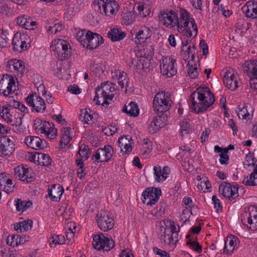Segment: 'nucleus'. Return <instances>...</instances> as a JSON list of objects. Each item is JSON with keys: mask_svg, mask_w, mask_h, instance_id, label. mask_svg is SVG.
<instances>
[{"mask_svg": "<svg viewBox=\"0 0 257 257\" xmlns=\"http://www.w3.org/2000/svg\"><path fill=\"white\" fill-rule=\"evenodd\" d=\"M192 109L199 113L206 110L213 104L215 98L213 94L207 87H199L190 96Z\"/></svg>", "mask_w": 257, "mask_h": 257, "instance_id": "obj_1", "label": "nucleus"}, {"mask_svg": "<svg viewBox=\"0 0 257 257\" xmlns=\"http://www.w3.org/2000/svg\"><path fill=\"white\" fill-rule=\"evenodd\" d=\"M116 90L114 83L109 81H105L100 86L95 89V95L93 101L97 105H107L108 100H112L114 97V91Z\"/></svg>", "mask_w": 257, "mask_h": 257, "instance_id": "obj_2", "label": "nucleus"}, {"mask_svg": "<svg viewBox=\"0 0 257 257\" xmlns=\"http://www.w3.org/2000/svg\"><path fill=\"white\" fill-rule=\"evenodd\" d=\"M179 33L185 32L188 38H195L198 33V28L194 19L190 18L189 13L185 10H181V21L179 25Z\"/></svg>", "mask_w": 257, "mask_h": 257, "instance_id": "obj_3", "label": "nucleus"}, {"mask_svg": "<svg viewBox=\"0 0 257 257\" xmlns=\"http://www.w3.org/2000/svg\"><path fill=\"white\" fill-rule=\"evenodd\" d=\"M94 6L97 11L109 16L114 15L119 10V5L113 0H94Z\"/></svg>", "mask_w": 257, "mask_h": 257, "instance_id": "obj_4", "label": "nucleus"}, {"mask_svg": "<svg viewBox=\"0 0 257 257\" xmlns=\"http://www.w3.org/2000/svg\"><path fill=\"white\" fill-rule=\"evenodd\" d=\"M69 43L63 39H58L52 42L51 48L55 55L60 60L67 59L70 56V51L68 47Z\"/></svg>", "mask_w": 257, "mask_h": 257, "instance_id": "obj_5", "label": "nucleus"}, {"mask_svg": "<svg viewBox=\"0 0 257 257\" xmlns=\"http://www.w3.org/2000/svg\"><path fill=\"white\" fill-rule=\"evenodd\" d=\"M170 99L168 93L158 92L153 100V108L156 113L160 114L167 111L171 106Z\"/></svg>", "mask_w": 257, "mask_h": 257, "instance_id": "obj_6", "label": "nucleus"}, {"mask_svg": "<svg viewBox=\"0 0 257 257\" xmlns=\"http://www.w3.org/2000/svg\"><path fill=\"white\" fill-rule=\"evenodd\" d=\"M34 129L38 133L45 135L50 140L54 139L57 136V130L54 127L53 123L40 119L35 120Z\"/></svg>", "mask_w": 257, "mask_h": 257, "instance_id": "obj_7", "label": "nucleus"}, {"mask_svg": "<svg viewBox=\"0 0 257 257\" xmlns=\"http://www.w3.org/2000/svg\"><path fill=\"white\" fill-rule=\"evenodd\" d=\"M97 226L102 231L111 230L114 225V220L111 213L105 210H101L96 216Z\"/></svg>", "mask_w": 257, "mask_h": 257, "instance_id": "obj_8", "label": "nucleus"}, {"mask_svg": "<svg viewBox=\"0 0 257 257\" xmlns=\"http://www.w3.org/2000/svg\"><path fill=\"white\" fill-rule=\"evenodd\" d=\"M114 241L111 237L99 232L93 237L92 246L98 250L109 251L114 246Z\"/></svg>", "mask_w": 257, "mask_h": 257, "instance_id": "obj_9", "label": "nucleus"}, {"mask_svg": "<svg viewBox=\"0 0 257 257\" xmlns=\"http://www.w3.org/2000/svg\"><path fill=\"white\" fill-rule=\"evenodd\" d=\"M176 60L174 58L164 57L160 61V69L162 74L171 77L177 73Z\"/></svg>", "mask_w": 257, "mask_h": 257, "instance_id": "obj_10", "label": "nucleus"}, {"mask_svg": "<svg viewBox=\"0 0 257 257\" xmlns=\"http://www.w3.org/2000/svg\"><path fill=\"white\" fill-rule=\"evenodd\" d=\"M159 19L163 25L167 28L170 29L176 26L177 31H178L179 25H180V21H181V13L179 18L177 14L172 11L161 12Z\"/></svg>", "mask_w": 257, "mask_h": 257, "instance_id": "obj_11", "label": "nucleus"}, {"mask_svg": "<svg viewBox=\"0 0 257 257\" xmlns=\"http://www.w3.org/2000/svg\"><path fill=\"white\" fill-rule=\"evenodd\" d=\"M113 153V149L111 146L105 145L93 153L92 159L97 163L107 162L111 159Z\"/></svg>", "mask_w": 257, "mask_h": 257, "instance_id": "obj_12", "label": "nucleus"}, {"mask_svg": "<svg viewBox=\"0 0 257 257\" xmlns=\"http://www.w3.org/2000/svg\"><path fill=\"white\" fill-rule=\"evenodd\" d=\"M241 220L244 225L251 230H257V209L254 207L248 208L241 215Z\"/></svg>", "mask_w": 257, "mask_h": 257, "instance_id": "obj_13", "label": "nucleus"}, {"mask_svg": "<svg viewBox=\"0 0 257 257\" xmlns=\"http://www.w3.org/2000/svg\"><path fill=\"white\" fill-rule=\"evenodd\" d=\"M30 42V39L26 34L17 32L13 39V49L18 52L24 51L28 49Z\"/></svg>", "mask_w": 257, "mask_h": 257, "instance_id": "obj_14", "label": "nucleus"}, {"mask_svg": "<svg viewBox=\"0 0 257 257\" xmlns=\"http://www.w3.org/2000/svg\"><path fill=\"white\" fill-rule=\"evenodd\" d=\"M161 194L160 189L157 188H147L142 193V201L147 205L152 206L158 201Z\"/></svg>", "mask_w": 257, "mask_h": 257, "instance_id": "obj_15", "label": "nucleus"}, {"mask_svg": "<svg viewBox=\"0 0 257 257\" xmlns=\"http://www.w3.org/2000/svg\"><path fill=\"white\" fill-rule=\"evenodd\" d=\"M15 175L16 178L26 182H31L34 178V174L31 168L27 165H20L14 169Z\"/></svg>", "mask_w": 257, "mask_h": 257, "instance_id": "obj_16", "label": "nucleus"}, {"mask_svg": "<svg viewBox=\"0 0 257 257\" xmlns=\"http://www.w3.org/2000/svg\"><path fill=\"white\" fill-rule=\"evenodd\" d=\"M238 189L236 186L223 182L219 185V191L223 197L232 200L238 196Z\"/></svg>", "mask_w": 257, "mask_h": 257, "instance_id": "obj_17", "label": "nucleus"}, {"mask_svg": "<svg viewBox=\"0 0 257 257\" xmlns=\"http://www.w3.org/2000/svg\"><path fill=\"white\" fill-rule=\"evenodd\" d=\"M179 230V226H176L174 222L170 223V230L166 238V241L164 242L172 250L176 247V244L179 241L178 232Z\"/></svg>", "mask_w": 257, "mask_h": 257, "instance_id": "obj_18", "label": "nucleus"}, {"mask_svg": "<svg viewBox=\"0 0 257 257\" xmlns=\"http://www.w3.org/2000/svg\"><path fill=\"white\" fill-rule=\"evenodd\" d=\"M26 101L30 106L38 112H43L46 109V103L43 98L36 94L27 96Z\"/></svg>", "mask_w": 257, "mask_h": 257, "instance_id": "obj_19", "label": "nucleus"}, {"mask_svg": "<svg viewBox=\"0 0 257 257\" xmlns=\"http://www.w3.org/2000/svg\"><path fill=\"white\" fill-rule=\"evenodd\" d=\"M7 68L16 76L21 77L25 72L24 63L20 60H9L7 63Z\"/></svg>", "mask_w": 257, "mask_h": 257, "instance_id": "obj_20", "label": "nucleus"}, {"mask_svg": "<svg viewBox=\"0 0 257 257\" xmlns=\"http://www.w3.org/2000/svg\"><path fill=\"white\" fill-rule=\"evenodd\" d=\"M24 142L28 147L36 150H43L47 147L46 141L36 136H28Z\"/></svg>", "mask_w": 257, "mask_h": 257, "instance_id": "obj_21", "label": "nucleus"}, {"mask_svg": "<svg viewBox=\"0 0 257 257\" xmlns=\"http://www.w3.org/2000/svg\"><path fill=\"white\" fill-rule=\"evenodd\" d=\"M170 223H172V222L169 220H164L157 223V236L161 240L166 241V238L170 230Z\"/></svg>", "mask_w": 257, "mask_h": 257, "instance_id": "obj_22", "label": "nucleus"}, {"mask_svg": "<svg viewBox=\"0 0 257 257\" xmlns=\"http://www.w3.org/2000/svg\"><path fill=\"white\" fill-rule=\"evenodd\" d=\"M223 82L226 87L231 90H234L238 87L237 78L231 70H227L223 78Z\"/></svg>", "mask_w": 257, "mask_h": 257, "instance_id": "obj_23", "label": "nucleus"}, {"mask_svg": "<svg viewBox=\"0 0 257 257\" xmlns=\"http://www.w3.org/2000/svg\"><path fill=\"white\" fill-rule=\"evenodd\" d=\"M14 144L11 139L4 136L0 138V152L4 155H11L14 150Z\"/></svg>", "mask_w": 257, "mask_h": 257, "instance_id": "obj_24", "label": "nucleus"}, {"mask_svg": "<svg viewBox=\"0 0 257 257\" xmlns=\"http://www.w3.org/2000/svg\"><path fill=\"white\" fill-rule=\"evenodd\" d=\"M242 11L247 18H257V2L249 1L242 7Z\"/></svg>", "mask_w": 257, "mask_h": 257, "instance_id": "obj_25", "label": "nucleus"}, {"mask_svg": "<svg viewBox=\"0 0 257 257\" xmlns=\"http://www.w3.org/2000/svg\"><path fill=\"white\" fill-rule=\"evenodd\" d=\"M242 69L248 77L257 76V60H250L242 65Z\"/></svg>", "mask_w": 257, "mask_h": 257, "instance_id": "obj_26", "label": "nucleus"}, {"mask_svg": "<svg viewBox=\"0 0 257 257\" xmlns=\"http://www.w3.org/2000/svg\"><path fill=\"white\" fill-rule=\"evenodd\" d=\"M64 191L63 187L60 185L54 184L48 189V195L53 201H59Z\"/></svg>", "mask_w": 257, "mask_h": 257, "instance_id": "obj_27", "label": "nucleus"}, {"mask_svg": "<svg viewBox=\"0 0 257 257\" xmlns=\"http://www.w3.org/2000/svg\"><path fill=\"white\" fill-rule=\"evenodd\" d=\"M152 35V33L150 29L146 26H143L136 34L135 42L138 44L144 43L147 39L151 37Z\"/></svg>", "mask_w": 257, "mask_h": 257, "instance_id": "obj_28", "label": "nucleus"}, {"mask_svg": "<svg viewBox=\"0 0 257 257\" xmlns=\"http://www.w3.org/2000/svg\"><path fill=\"white\" fill-rule=\"evenodd\" d=\"M85 47L89 49H93L103 43V38L99 35L90 32Z\"/></svg>", "mask_w": 257, "mask_h": 257, "instance_id": "obj_29", "label": "nucleus"}, {"mask_svg": "<svg viewBox=\"0 0 257 257\" xmlns=\"http://www.w3.org/2000/svg\"><path fill=\"white\" fill-rule=\"evenodd\" d=\"M94 115L92 111L89 109H82L79 114V120L84 123L92 124L95 120Z\"/></svg>", "mask_w": 257, "mask_h": 257, "instance_id": "obj_30", "label": "nucleus"}, {"mask_svg": "<svg viewBox=\"0 0 257 257\" xmlns=\"http://www.w3.org/2000/svg\"><path fill=\"white\" fill-rule=\"evenodd\" d=\"M45 28L47 31L50 34H56L60 32L63 28L61 22L56 20H51L46 24Z\"/></svg>", "mask_w": 257, "mask_h": 257, "instance_id": "obj_31", "label": "nucleus"}, {"mask_svg": "<svg viewBox=\"0 0 257 257\" xmlns=\"http://www.w3.org/2000/svg\"><path fill=\"white\" fill-rule=\"evenodd\" d=\"M238 110L237 114L239 118L243 119H249L250 113L253 112V108L251 105L248 103H244L238 105Z\"/></svg>", "mask_w": 257, "mask_h": 257, "instance_id": "obj_32", "label": "nucleus"}, {"mask_svg": "<svg viewBox=\"0 0 257 257\" xmlns=\"http://www.w3.org/2000/svg\"><path fill=\"white\" fill-rule=\"evenodd\" d=\"M163 118L161 116L155 117L151 122L149 126V131L152 134H154L158 132L160 129L165 125L163 120Z\"/></svg>", "mask_w": 257, "mask_h": 257, "instance_id": "obj_33", "label": "nucleus"}, {"mask_svg": "<svg viewBox=\"0 0 257 257\" xmlns=\"http://www.w3.org/2000/svg\"><path fill=\"white\" fill-rule=\"evenodd\" d=\"M237 242L238 239L236 237L232 235L228 236L225 241L223 252L227 253L232 252L235 249Z\"/></svg>", "mask_w": 257, "mask_h": 257, "instance_id": "obj_34", "label": "nucleus"}, {"mask_svg": "<svg viewBox=\"0 0 257 257\" xmlns=\"http://www.w3.org/2000/svg\"><path fill=\"white\" fill-rule=\"evenodd\" d=\"M107 36L112 41L115 42L123 39L125 36V34L120 29L113 28L108 32Z\"/></svg>", "mask_w": 257, "mask_h": 257, "instance_id": "obj_35", "label": "nucleus"}, {"mask_svg": "<svg viewBox=\"0 0 257 257\" xmlns=\"http://www.w3.org/2000/svg\"><path fill=\"white\" fill-rule=\"evenodd\" d=\"M17 79L12 80V82L9 84V85L6 87V91L7 92H2L5 96L13 98L18 94L17 86L16 85V80Z\"/></svg>", "mask_w": 257, "mask_h": 257, "instance_id": "obj_36", "label": "nucleus"}, {"mask_svg": "<svg viewBox=\"0 0 257 257\" xmlns=\"http://www.w3.org/2000/svg\"><path fill=\"white\" fill-rule=\"evenodd\" d=\"M122 111L127 113L130 116H137L139 114V109L137 104L133 101H131L128 105H125Z\"/></svg>", "mask_w": 257, "mask_h": 257, "instance_id": "obj_37", "label": "nucleus"}, {"mask_svg": "<svg viewBox=\"0 0 257 257\" xmlns=\"http://www.w3.org/2000/svg\"><path fill=\"white\" fill-rule=\"evenodd\" d=\"M33 221L31 220H25L14 225V229L18 232H26L31 229Z\"/></svg>", "mask_w": 257, "mask_h": 257, "instance_id": "obj_38", "label": "nucleus"}, {"mask_svg": "<svg viewBox=\"0 0 257 257\" xmlns=\"http://www.w3.org/2000/svg\"><path fill=\"white\" fill-rule=\"evenodd\" d=\"M122 22L125 25L132 24L135 21V13L133 11H123L121 14Z\"/></svg>", "mask_w": 257, "mask_h": 257, "instance_id": "obj_39", "label": "nucleus"}, {"mask_svg": "<svg viewBox=\"0 0 257 257\" xmlns=\"http://www.w3.org/2000/svg\"><path fill=\"white\" fill-rule=\"evenodd\" d=\"M182 51L183 52L182 57L184 60H186L191 58L190 61H194L196 52V49L194 46L191 47V45H189L187 48L182 49Z\"/></svg>", "mask_w": 257, "mask_h": 257, "instance_id": "obj_40", "label": "nucleus"}, {"mask_svg": "<svg viewBox=\"0 0 257 257\" xmlns=\"http://www.w3.org/2000/svg\"><path fill=\"white\" fill-rule=\"evenodd\" d=\"M187 71L188 75L192 79L197 77L199 74V71L197 64L195 63L194 61H189L187 65Z\"/></svg>", "mask_w": 257, "mask_h": 257, "instance_id": "obj_41", "label": "nucleus"}, {"mask_svg": "<svg viewBox=\"0 0 257 257\" xmlns=\"http://www.w3.org/2000/svg\"><path fill=\"white\" fill-rule=\"evenodd\" d=\"M72 139V135L71 134L70 128L64 127L62 130L61 132V139L60 141V145L62 146V144L64 146L67 145Z\"/></svg>", "mask_w": 257, "mask_h": 257, "instance_id": "obj_42", "label": "nucleus"}, {"mask_svg": "<svg viewBox=\"0 0 257 257\" xmlns=\"http://www.w3.org/2000/svg\"><path fill=\"white\" fill-rule=\"evenodd\" d=\"M14 78L9 74H4L3 77L0 79V93L7 92L6 91V87L9 85V84L14 80Z\"/></svg>", "mask_w": 257, "mask_h": 257, "instance_id": "obj_43", "label": "nucleus"}, {"mask_svg": "<svg viewBox=\"0 0 257 257\" xmlns=\"http://www.w3.org/2000/svg\"><path fill=\"white\" fill-rule=\"evenodd\" d=\"M111 78L113 81H116L117 83H120V79L123 80H127V74L123 71L119 69H114L111 72Z\"/></svg>", "mask_w": 257, "mask_h": 257, "instance_id": "obj_44", "label": "nucleus"}, {"mask_svg": "<svg viewBox=\"0 0 257 257\" xmlns=\"http://www.w3.org/2000/svg\"><path fill=\"white\" fill-rule=\"evenodd\" d=\"M90 33V31L86 32L85 30L79 31L76 35V39L80 42V44L84 47L86 45L88 37Z\"/></svg>", "mask_w": 257, "mask_h": 257, "instance_id": "obj_45", "label": "nucleus"}, {"mask_svg": "<svg viewBox=\"0 0 257 257\" xmlns=\"http://www.w3.org/2000/svg\"><path fill=\"white\" fill-rule=\"evenodd\" d=\"M0 115L6 121L11 122L12 121V115L10 113V109L8 106L3 105L0 106Z\"/></svg>", "mask_w": 257, "mask_h": 257, "instance_id": "obj_46", "label": "nucleus"}, {"mask_svg": "<svg viewBox=\"0 0 257 257\" xmlns=\"http://www.w3.org/2000/svg\"><path fill=\"white\" fill-rule=\"evenodd\" d=\"M16 202V206L17 210L24 211L32 205V202L22 201L21 199H17Z\"/></svg>", "mask_w": 257, "mask_h": 257, "instance_id": "obj_47", "label": "nucleus"}, {"mask_svg": "<svg viewBox=\"0 0 257 257\" xmlns=\"http://www.w3.org/2000/svg\"><path fill=\"white\" fill-rule=\"evenodd\" d=\"M52 160L47 154L40 153L38 155V162L39 165L48 166L51 164Z\"/></svg>", "mask_w": 257, "mask_h": 257, "instance_id": "obj_48", "label": "nucleus"}, {"mask_svg": "<svg viewBox=\"0 0 257 257\" xmlns=\"http://www.w3.org/2000/svg\"><path fill=\"white\" fill-rule=\"evenodd\" d=\"M49 242L51 246L53 244L54 246L58 244H63L65 243V237L61 234L54 235L50 237Z\"/></svg>", "mask_w": 257, "mask_h": 257, "instance_id": "obj_49", "label": "nucleus"}, {"mask_svg": "<svg viewBox=\"0 0 257 257\" xmlns=\"http://www.w3.org/2000/svg\"><path fill=\"white\" fill-rule=\"evenodd\" d=\"M165 212V206L164 204L160 203L158 205L151 210V214L157 217L162 216Z\"/></svg>", "mask_w": 257, "mask_h": 257, "instance_id": "obj_50", "label": "nucleus"}, {"mask_svg": "<svg viewBox=\"0 0 257 257\" xmlns=\"http://www.w3.org/2000/svg\"><path fill=\"white\" fill-rule=\"evenodd\" d=\"M9 107H12L18 109L23 112H28L27 108L23 104L14 99H11L9 101Z\"/></svg>", "mask_w": 257, "mask_h": 257, "instance_id": "obj_51", "label": "nucleus"}, {"mask_svg": "<svg viewBox=\"0 0 257 257\" xmlns=\"http://www.w3.org/2000/svg\"><path fill=\"white\" fill-rule=\"evenodd\" d=\"M162 174L161 167L160 166L157 165L154 167V175L156 181L161 182L165 180V178Z\"/></svg>", "mask_w": 257, "mask_h": 257, "instance_id": "obj_52", "label": "nucleus"}, {"mask_svg": "<svg viewBox=\"0 0 257 257\" xmlns=\"http://www.w3.org/2000/svg\"><path fill=\"white\" fill-rule=\"evenodd\" d=\"M190 122L188 119H184L180 123L181 134L182 136L188 134L190 130Z\"/></svg>", "mask_w": 257, "mask_h": 257, "instance_id": "obj_53", "label": "nucleus"}, {"mask_svg": "<svg viewBox=\"0 0 257 257\" xmlns=\"http://www.w3.org/2000/svg\"><path fill=\"white\" fill-rule=\"evenodd\" d=\"M182 203L183 205L186 206V209L182 211V213L185 214L186 213H188L190 212L192 214L191 210L190 209L193 205L192 199L189 197H184L183 199Z\"/></svg>", "mask_w": 257, "mask_h": 257, "instance_id": "obj_54", "label": "nucleus"}, {"mask_svg": "<svg viewBox=\"0 0 257 257\" xmlns=\"http://www.w3.org/2000/svg\"><path fill=\"white\" fill-rule=\"evenodd\" d=\"M79 155L82 157L87 159L89 154V149L88 147L84 144L79 145Z\"/></svg>", "mask_w": 257, "mask_h": 257, "instance_id": "obj_55", "label": "nucleus"}, {"mask_svg": "<svg viewBox=\"0 0 257 257\" xmlns=\"http://www.w3.org/2000/svg\"><path fill=\"white\" fill-rule=\"evenodd\" d=\"M186 244L191 249L198 253L201 252L202 251V246L196 241L189 240Z\"/></svg>", "mask_w": 257, "mask_h": 257, "instance_id": "obj_56", "label": "nucleus"}, {"mask_svg": "<svg viewBox=\"0 0 257 257\" xmlns=\"http://www.w3.org/2000/svg\"><path fill=\"white\" fill-rule=\"evenodd\" d=\"M18 237L19 235L18 234L9 235L7 239V244L13 247L18 246Z\"/></svg>", "mask_w": 257, "mask_h": 257, "instance_id": "obj_57", "label": "nucleus"}, {"mask_svg": "<svg viewBox=\"0 0 257 257\" xmlns=\"http://www.w3.org/2000/svg\"><path fill=\"white\" fill-rule=\"evenodd\" d=\"M181 151H180L177 155L178 160L180 159L182 156H185L187 158L189 157L191 154V150L186 146H182L180 147Z\"/></svg>", "mask_w": 257, "mask_h": 257, "instance_id": "obj_58", "label": "nucleus"}, {"mask_svg": "<svg viewBox=\"0 0 257 257\" xmlns=\"http://www.w3.org/2000/svg\"><path fill=\"white\" fill-rule=\"evenodd\" d=\"M15 188V185H13L12 181L11 179H9L6 182V184L4 185L0 189L3 191L6 192L7 193H11L14 191Z\"/></svg>", "mask_w": 257, "mask_h": 257, "instance_id": "obj_59", "label": "nucleus"}, {"mask_svg": "<svg viewBox=\"0 0 257 257\" xmlns=\"http://www.w3.org/2000/svg\"><path fill=\"white\" fill-rule=\"evenodd\" d=\"M212 201L216 211L217 212L221 211L222 210V206L220 200L216 195H213L212 197Z\"/></svg>", "mask_w": 257, "mask_h": 257, "instance_id": "obj_60", "label": "nucleus"}, {"mask_svg": "<svg viewBox=\"0 0 257 257\" xmlns=\"http://www.w3.org/2000/svg\"><path fill=\"white\" fill-rule=\"evenodd\" d=\"M219 162L221 164H227L229 160V156L227 155V151L226 149H223V152H221L219 154Z\"/></svg>", "mask_w": 257, "mask_h": 257, "instance_id": "obj_61", "label": "nucleus"}, {"mask_svg": "<svg viewBox=\"0 0 257 257\" xmlns=\"http://www.w3.org/2000/svg\"><path fill=\"white\" fill-rule=\"evenodd\" d=\"M131 137L130 136H123L120 138L118 140L119 147L121 148L123 145H126L131 142Z\"/></svg>", "mask_w": 257, "mask_h": 257, "instance_id": "obj_62", "label": "nucleus"}, {"mask_svg": "<svg viewBox=\"0 0 257 257\" xmlns=\"http://www.w3.org/2000/svg\"><path fill=\"white\" fill-rule=\"evenodd\" d=\"M153 250L155 254L158 255L161 257H170V255L168 252L157 247H154L153 248Z\"/></svg>", "mask_w": 257, "mask_h": 257, "instance_id": "obj_63", "label": "nucleus"}, {"mask_svg": "<svg viewBox=\"0 0 257 257\" xmlns=\"http://www.w3.org/2000/svg\"><path fill=\"white\" fill-rule=\"evenodd\" d=\"M25 24L26 25L24 26V28L27 30H34V27L36 25V23L35 21H32L31 18L28 16H27V22Z\"/></svg>", "mask_w": 257, "mask_h": 257, "instance_id": "obj_64", "label": "nucleus"}]
</instances>
